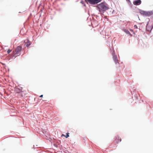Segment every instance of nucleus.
Instances as JSON below:
<instances>
[{
	"label": "nucleus",
	"mask_w": 153,
	"mask_h": 153,
	"mask_svg": "<svg viewBox=\"0 0 153 153\" xmlns=\"http://www.w3.org/2000/svg\"><path fill=\"white\" fill-rule=\"evenodd\" d=\"M116 141L117 143H119L120 142L121 140V138L117 136L116 139Z\"/></svg>",
	"instance_id": "8"
},
{
	"label": "nucleus",
	"mask_w": 153,
	"mask_h": 153,
	"mask_svg": "<svg viewBox=\"0 0 153 153\" xmlns=\"http://www.w3.org/2000/svg\"><path fill=\"white\" fill-rule=\"evenodd\" d=\"M43 95H40V96H39V97H43Z\"/></svg>",
	"instance_id": "13"
},
{
	"label": "nucleus",
	"mask_w": 153,
	"mask_h": 153,
	"mask_svg": "<svg viewBox=\"0 0 153 153\" xmlns=\"http://www.w3.org/2000/svg\"><path fill=\"white\" fill-rule=\"evenodd\" d=\"M18 88H16V89H17Z\"/></svg>",
	"instance_id": "14"
},
{
	"label": "nucleus",
	"mask_w": 153,
	"mask_h": 153,
	"mask_svg": "<svg viewBox=\"0 0 153 153\" xmlns=\"http://www.w3.org/2000/svg\"><path fill=\"white\" fill-rule=\"evenodd\" d=\"M140 13L141 14L147 16H149L152 14V12L145 11L141 10L140 11Z\"/></svg>",
	"instance_id": "4"
},
{
	"label": "nucleus",
	"mask_w": 153,
	"mask_h": 153,
	"mask_svg": "<svg viewBox=\"0 0 153 153\" xmlns=\"http://www.w3.org/2000/svg\"><path fill=\"white\" fill-rule=\"evenodd\" d=\"M69 134L68 133H67V135H66V136H65V137L66 138H67L68 137H69V135H68V134Z\"/></svg>",
	"instance_id": "10"
},
{
	"label": "nucleus",
	"mask_w": 153,
	"mask_h": 153,
	"mask_svg": "<svg viewBox=\"0 0 153 153\" xmlns=\"http://www.w3.org/2000/svg\"><path fill=\"white\" fill-rule=\"evenodd\" d=\"M25 45L27 47H28L30 45L31 43L29 41V40L28 39H26L25 41Z\"/></svg>",
	"instance_id": "6"
},
{
	"label": "nucleus",
	"mask_w": 153,
	"mask_h": 153,
	"mask_svg": "<svg viewBox=\"0 0 153 153\" xmlns=\"http://www.w3.org/2000/svg\"><path fill=\"white\" fill-rule=\"evenodd\" d=\"M134 29H137V27L136 25H134Z\"/></svg>",
	"instance_id": "12"
},
{
	"label": "nucleus",
	"mask_w": 153,
	"mask_h": 153,
	"mask_svg": "<svg viewBox=\"0 0 153 153\" xmlns=\"http://www.w3.org/2000/svg\"><path fill=\"white\" fill-rule=\"evenodd\" d=\"M141 3V0H135L133 2V4L135 5H139Z\"/></svg>",
	"instance_id": "5"
},
{
	"label": "nucleus",
	"mask_w": 153,
	"mask_h": 153,
	"mask_svg": "<svg viewBox=\"0 0 153 153\" xmlns=\"http://www.w3.org/2000/svg\"><path fill=\"white\" fill-rule=\"evenodd\" d=\"M11 50H8L7 52V53H9L11 52Z\"/></svg>",
	"instance_id": "11"
},
{
	"label": "nucleus",
	"mask_w": 153,
	"mask_h": 153,
	"mask_svg": "<svg viewBox=\"0 0 153 153\" xmlns=\"http://www.w3.org/2000/svg\"><path fill=\"white\" fill-rule=\"evenodd\" d=\"M97 7L100 13H104L108 9L107 4L104 3H101L98 4Z\"/></svg>",
	"instance_id": "1"
},
{
	"label": "nucleus",
	"mask_w": 153,
	"mask_h": 153,
	"mask_svg": "<svg viewBox=\"0 0 153 153\" xmlns=\"http://www.w3.org/2000/svg\"><path fill=\"white\" fill-rule=\"evenodd\" d=\"M124 31L127 34H130V32L127 30L125 29L124 30Z\"/></svg>",
	"instance_id": "9"
},
{
	"label": "nucleus",
	"mask_w": 153,
	"mask_h": 153,
	"mask_svg": "<svg viewBox=\"0 0 153 153\" xmlns=\"http://www.w3.org/2000/svg\"><path fill=\"white\" fill-rule=\"evenodd\" d=\"M22 48V47L20 46H18L16 48L15 51H13V56L15 57L19 56L21 54V52Z\"/></svg>",
	"instance_id": "2"
},
{
	"label": "nucleus",
	"mask_w": 153,
	"mask_h": 153,
	"mask_svg": "<svg viewBox=\"0 0 153 153\" xmlns=\"http://www.w3.org/2000/svg\"><path fill=\"white\" fill-rule=\"evenodd\" d=\"M113 59L115 62L116 63L118 62V60L116 56L114 55L113 56Z\"/></svg>",
	"instance_id": "7"
},
{
	"label": "nucleus",
	"mask_w": 153,
	"mask_h": 153,
	"mask_svg": "<svg viewBox=\"0 0 153 153\" xmlns=\"http://www.w3.org/2000/svg\"><path fill=\"white\" fill-rule=\"evenodd\" d=\"M102 0H85L86 2H89L91 4L94 5L101 2Z\"/></svg>",
	"instance_id": "3"
}]
</instances>
